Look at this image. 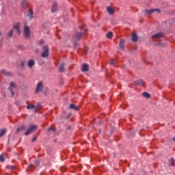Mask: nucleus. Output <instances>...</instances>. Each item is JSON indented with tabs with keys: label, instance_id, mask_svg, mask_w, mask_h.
Wrapping results in <instances>:
<instances>
[{
	"label": "nucleus",
	"instance_id": "obj_1",
	"mask_svg": "<svg viewBox=\"0 0 175 175\" xmlns=\"http://www.w3.org/2000/svg\"><path fill=\"white\" fill-rule=\"evenodd\" d=\"M36 129H38V126L32 124L29 126V129L27 130L25 135L26 136H28V135H29V133H32L33 132H35V131H36Z\"/></svg>",
	"mask_w": 175,
	"mask_h": 175
},
{
	"label": "nucleus",
	"instance_id": "obj_2",
	"mask_svg": "<svg viewBox=\"0 0 175 175\" xmlns=\"http://www.w3.org/2000/svg\"><path fill=\"white\" fill-rule=\"evenodd\" d=\"M48 55H49V46H44V51L42 53V57H48Z\"/></svg>",
	"mask_w": 175,
	"mask_h": 175
},
{
	"label": "nucleus",
	"instance_id": "obj_18",
	"mask_svg": "<svg viewBox=\"0 0 175 175\" xmlns=\"http://www.w3.org/2000/svg\"><path fill=\"white\" fill-rule=\"evenodd\" d=\"M55 12H57V3H54L52 7V12L54 13Z\"/></svg>",
	"mask_w": 175,
	"mask_h": 175
},
{
	"label": "nucleus",
	"instance_id": "obj_20",
	"mask_svg": "<svg viewBox=\"0 0 175 175\" xmlns=\"http://www.w3.org/2000/svg\"><path fill=\"white\" fill-rule=\"evenodd\" d=\"M1 73H3V75H5L6 76H10V72H9L5 70H2Z\"/></svg>",
	"mask_w": 175,
	"mask_h": 175
},
{
	"label": "nucleus",
	"instance_id": "obj_23",
	"mask_svg": "<svg viewBox=\"0 0 175 175\" xmlns=\"http://www.w3.org/2000/svg\"><path fill=\"white\" fill-rule=\"evenodd\" d=\"M27 109H35V105H32V104L28 105L27 106Z\"/></svg>",
	"mask_w": 175,
	"mask_h": 175
},
{
	"label": "nucleus",
	"instance_id": "obj_14",
	"mask_svg": "<svg viewBox=\"0 0 175 175\" xmlns=\"http://www.w3.org/2000/svg\"><path fill=\"white\" fill-rule=\"evenodd\" d=\"M33 65H35V62L32 59L29 60L28 62V67L32 68Z\"/></svg>",
	"mask_w": 175,
	"mask_h": 175
},
{
	"label": "nucleus",
	"instance_id": "obj_19",
	"mask_svg": "<svg viewBox=\"0 0 175 175\" xmlns=\"http://www.w3.org/2000/svg\"><path fill=\"white\" fill-rule=\"evenodd\" d=\"M28 5V1L27 0H23L22 2V8H25Z\"/></svg>",
	"mask_w": 175,
	"mask_h": 175
},
{
	"label": "nucleus",
	"instance_id": "obj_8",
	"mask_svg": "<svg viewBox=\"0 0 175 175\" xmlns=\"http://www.w3.org/2000/svg\"><path fill=\"white\" fill-rule=\"evenodd\" d=\"M131 39L133 42H137L138 37L136 33H133Z\"/></svg>",
	"mask_w": 175,
	"mask_h": 175
},
{
	"label": "nucleus",
	"instance_id": "obj_21",
	"mask_svg": "<svg viewBox=\"0 0 175 175\" xmlns=\"http://www.w3.org/2000/svg\"><path fill=\"white\" fill-rule=\"evenodd\" d=\"M5 132H6V129L0 130V137H2L5 135Z\"/></svg>",
	"mask_w": 175,
	"mask_h": 175
},
{
	"label": "nucleus",
	"instance_id": "obj_7",
	"mask_svg": "<svg viewBox=\"0 0 175 175\" xmlns=\"http://www.w3.org/2000/svg\"><path fill=\"white\" fill-rule=\"evenodd\" d=\"M162 36H163V33H157L153 35L152 38H154V39H159L160 38H162Z\"/></svg>",
	"mask_w": 175,
	"mask_h": 175
},
{
	"label": "nucleus",
	"instance_id": "obj_11",
	"mask_svg": "<svg viewBox=\"0 0 175 175\" xmlns=\"http://www.w3.org/2000/svg\"><path fill=\"white\" fill-rule=\"evenodd\" d=\"M136 85H144V81L142 79H139L138 81H135Z\"/></svg>",
	"mask_w": 175,
	"mask_h": 175
},
{
	"label": "nucleus",
	"instance_id": "obj_26",
	"mask_svg": "<svg viewBox=\"0 0 175 175\" xmlns=\"http://www.w3.org/2000/svg\"><path fill=\"white\" fill-rule=\"evenodd\" d=\"M0 161L1 162H5V158L3 157V154H1L0 156Z\"/></svg>",
	"mask_w": 175,
	"mask_h": 175
},
{
	"label": "nucleus",
	"instance_id": "obj_31",
	"mask_svg": "<svg viewBox=\"0 0 175 175\" xmlns=\"http://www.w3.org/2000/svg\"><path fill=\"white\" fill-rule=\"evenodd\" d=\"M39 43H40V44H43L44 43V40H40Z\"/></svg>",
	"mask_w": 175,
	"mask_h": 175
},
{
	"label": "nucleus",
	"instance_id": "obj_6",
	"mask_svg": "<svg viewBox=\"0 0 175 175\" xmlns=\"http://www.w3.org/2000/svg\"><path fill=\"white\" fill-rule=\"evenodd\" d=\"M15 87H16V83H14V82L10 83V90L12 93V96H13V95H14V92H13V90H12V88H14Z\"/></svg>",
	"mask_w": 175,
	"mask_h": 175
},
{
	"label": "nucleus",
	"instance_id": "obj_4",
	"mask_svg": "<svg viewBox=\"0 0 175 175\" xmlns=\"http://www.w3.org/2000/svg\"><path fill=\"white\" fill-rule=\"evenodd\" d=\"M154 12H157V13H161V10L159 9H150V10H146V13L148 14H152Z\"/></svg>",
	"mask_w": 175,
	"mask_h": 175
},
{
	"label": "nucleus",
	"instance_id": "obj_32",
	"mask_svg": "<svg viewBox=\"0 0 175 175\" xmlns=\"http://www.w3.org/2000/svg\"><path fill=\"white\" fill-rule=\"evenodd\" d=\"M35 140H36V137H34V138L33 139V142H35Z\"/></svg>",
	"mask_w": 175,
	"mask_h": 175
},
{
	"label": "nucleus",
	"instance_id": "obj_30",
	"mask_svg": "<svg viewBox=\"0 0 175 175\" xmlns=\"http://www.w3.org/2000/svg\"><path fill=\"white\" fill-rule=\"evenodd\" d=\"M9 36H10V37L13 36V30H11V31L9 32Z\"/></svg>",
	"mask_w": 175,
	"mask_h": 175
},
{
	"label": "nucleus",
	"instance_id": "obj_13",
	"mask_svg": "<svg viewBox=\"0 0 175 175\" xmlns=\"http://www.w3.org/2000/svg\"><path fill=\"white\" fill-rule=\"evenodd\" d=\"M14 28H15V29H16V31L18 32V35H20V33H21V31H20V23H18L17 25L14 26Z\"/></svg>",
	"mask_w": 175,
	"mask_h": 175
},
{
	"label": "nucleus",
	"instance_id": "obj_29",
	"mask_svg": "<svg viewBox=\"0 0 175 175\" xmlns=\"http://www.w3.org/2000/svg\"><path fill=\"white\" fill-rule=\"evenodd\" d=\"M110 64H111V65H114V64H116V61L112 59H111Z\"/></svg>",
	"mask_w": 175,
	"mask_h": 175
},
{
	"label": "nucleus",
	"instance_id": "obj_10",
	"mask_svg": "<svg viewBox=\"0 0 175 175\" xmlns=\"http://www.w3.org/2000/svg\"><path fill=\"white\" fill-rule=\"evenodd\" d=\"M107 10L109 14H114V9L112 7H107Z\"/></svg>",
	"mask_w": 175,
	"mask_h": 175
},
{
	"label": "nucleus",
	"instance_id": "obj_33",
	"mask_svg": "<svg viewBox=\"0 0 175 175\" xmlns=\"http://www.w3.org/2000/svg\"><path fill=\"white\" fill-rule=\"evenodd\" d=\"M21 129H18V128L17 131L18 132V131H20Z\"/></svg>",
	"mask_w": 175,
	"mask_h": 175
},
{
	"label": "nucleus",
	"instance_id": "obj_25",
	"mask_svg": "<svg viewBox=\"0 0 175 175\" xmlns=\"http://www.w3.org/2000/svg\"><path fill=\"white\" fill-rule=\"evenodd\" d=\"M64 68H65V66H64V64L60 65V66H59L60 72H64Z\"/></svg>",
	"mask_w": 175,
	"mask_h": 175
},
{
	"label": "nucleus",
	"instance_id": "obj_9",
	"mask_svg": "<svg viewBox=\"0 0 175 175\" xmlns=\"http://www.w3.org/2000/svg\"><path fill=\"white\" fill-rule=\"evenodd\" d=\"M88 69H89V67L88 64H85L82 66V68H81L82 72H87L88 71Z\"/></svg>",
	"mask_w": 175,
	"mask_h": 175
},
{
	"label": "nucleus",
	"instance_id": "obj_22",
	"mask_svg": "<svg viewBox=\"0 0 175 175\" xmlns=\"http://www.w3.org/2000/svg\"><path fill=\"white\" fill-rule=\"evenodd\" d=\"M107 38H108V39H111V38H113V33L109 32V33L107 34Z\"/></svg>",
	"mask_w": 175,
	"mask_h": 175
},
{
	"label": "nucleus",
	"instance_id": "obj_34",
	"mask_svg": "<svg viewBox=\"0 0 175 175\" xmlns=\"http://www.w3.org/2000/svg\"><path fill=\"white\" fill-rule=\"evenodd\" d=\"M173 140H174V141H175V137H174V138H173Z\"/></svg>",
	"mask_w": 175,
	"mask_h": 175
},
{
	"label": "nucleus",
	"instance_id": "obj_35",
	"mask_svg": "<svg viewBox=\"0 0 175 175\" xmlns=\"http://www.w3.org/2000/svg\"><path fill=\"white\" fill-rule=\"evenodd\" d=\"M0 36H1V32H0Z\"/></svg>",
	"mask_w": 175,
	"mask_h": 175
},
{
	"label": "nucleus",
	"instance_id": "obj_27",
	"mask_svg": "<svg viewBox=\"0 0 175 175\" xmlns=\"http://www.w3.org/2000/svg\"><path fill=\"white\" fill-rule=\"evenodd\" d=\"M76 36H77V39H80V38L83 36V34L81 33H78Z\"/></svg>",
	"mask_w": 175,
	"mask_h": 175
},
{
	"label": "nucleus",
	"instance_id": "obj_15",
	"mask_svg": "<svg viewBox=\"0 0 175 175\" xmlns=\"http://www.w3.org/2000/svg\"><path fill=\"white\" fill-rule=\"evenodd\" d=\"M70 109H72L73 110H78L79 109V107H77L76 105L75 104H71L70 105Z\"/></svg>",
	"mask_w": 175,
	"mask_h": 175
},
{
	"label": "nucleus",
	"instance_id": "obj_5",
	"mask_svg": "<svg viewBox=\"0 0 175 175\" xmlns=\"http://www.w3.org/2000/svg\"><path fill=\"white\" fill-rule=\"evenodd\" d=\"M43 90V85L42 84V82H39L37 85L36 92H40Z\"/></svg>",
	"mask_w": 175,
	"mask_h": 175
},
{
	"label": "nucleus",
	"instance_id": "obj_28",
	"mask_svg": "<svg viewBox=\"0 0 175 175\" xmlns=\"http://www.w3.org/2000/svg\"><path fill=\"white\" fill-rule=\"evenodd\" d=\"M51 131H52L53 132H55V128H53V127H50V128L48 129V132H51Z\"/></svg>",
	"mask_w": 175,
	"mask_h": 175
},
{
	"label": "nucleus",
	"instance_id": "obj_17",
	"mask_svg": "<svg viewBox=\"0 0 175 175\" xmlns=\"http://www.w3.org/2000/svg\"><path fill=\"white\" fill-rule=\"evenodd\" d=\"M125 41L124 40H121L120 42V49H124V47Z\"/></svg>",
	"mask_w": 175,
	"mask_h": 175
},
{
	"label": "nucleus",
	"instance_id": "obj_24",
	"mask_svg": "<svg viewBox=\"0 0 175 175\" xmlns=\"http://www.w3.org/2000/svg\"><path fill=\"white\" fill-rule=\"evenodd\" d=\"M170 166H174V159H171L170 160Z\"/></svg>",
	"mask_w": 175,
	"mask_h": 175
},
{
	"label": "nucleus",
	"instance_id": "obj_12",
	"mask_svg": "<svg viewBox=\"0 0 175 175\" xmlns=\"http://www.w3.org/2000/svg\"><path fill=\"white\" fill-rule=\"evenodd\" d=\"M27 16L30 18H33V11H32V10H29Z\"/></svg>",
	"mask_w": 175,
	"mask_h": 175
},
{
	"label": "nucleus",
	"instance_id": "obj_16",
	"mask_svg": "<svg viewBox=\"0 0 175 175\" xmlns=\"http://www.w3.org/2000/svg\"><path fill=\"white\" fill-rule=\"evenodd\" d=\"M142 96L144 97V98H146L147 99L150 98L151 95H150V94L147 93V92H144L142 94Z\"/></svg>",
	"mask_w": 175,
	"mask_h": 175
},
{
	"label": "nucleus",
	"instance_id": "obj_3",
	"mask_svg": "<svg viewBox=\"0 0 175 175\" xmlns=\"http://www.w3.org/2000/svg\"><path fill=\"white\" fill-rule=\"evenodd\" d=\"M24 35L26 38H29V35H31V32L29 31V27H28V26H25Z\"/></svg>",
	"mask_w": 175,
	"mask_h": 175
}]
</instances>
